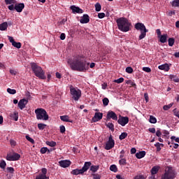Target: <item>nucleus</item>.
Here are the masks:
<instances>
[{
    "label": "nucleus",
    "instance_id": "c756f323",
    "mask_svg": "<svg viewBox=\"0 0 179 179\" xmlns=\"http://www.w3.org/2000/svg\"><path fill=\"white\" fill-rule=\"evenodd\" d=\"M12 45H13L17 49H20L22 47V43L20 42H16L14 41Z\"/></svg>",
    "mask_w": 179,
    "mask_h": 179
},
{
    "label": "nucleus",
    "instance_id": "5fc2aeb1",
    "mask_svg": "<svg viewBox=\"0 0 179 179\" xmlns=\"http://www.w3.org/2000/svg\"><path fill=\"white\" fill-rule=\"evenodd\" d=\"M93 179H101V176L98 173H92Z\"/></svg>",
    "mask_w": 179,
    "mask_h": 179
},
{
    "label": "nucleus",
    "instance_id": "a211bd4d",
    "mask_svg": "<svg viewBox=\"0 0 179 179\" xmlns=\"http://www.w3.org/2000/svg\"><path fill=\"white\" fill-rule=\"evenodd\" d=\"M70 9L72 10L73 13H83V10L82 8L77 7L76 6H70Z\"/></svg>",
    "mask_w": 179,
    "mask_h": 179
},
{
    "label": "nucleus",
    "instance_id": "f3484780",
    "mask_svg": "<svg viewBox=\"0 0 179 179\" xmlns=\"http://www.w3.org/2000/svg\"><path fill=\"white\" fill-rule=\"evenodd\" d=\"M90 21V17H89V15L84 14L83 16L80 20V22L81 24H87Z\"/></svg>",
    "mask_w": 179,
    "mask_h": 179
},
{
    "label": "nucleus",
    "instance_id": "473e14b6",
    "mask_svg": "<svg viewBox=\"0 0 179 179\" xmlns=\"http://www.w3.org/2000/svg\"><path fill=\"white\" fill-rule=\"evenodd\" d=\"M149 122L151 124H156L157 123V119H156V117L155 116L150 115V119H149Z\"/></svg>",
    "mask_w": 179,
    "mask_h": 179
},
{
    "label": "nucleus",
    "instance_id": "f8f14e48",
    "mask_svg": "<svg viewBox=\"0 0 179 179\" xmlns=\"http://www.w3.org/2000/svg\"><path fill=\"white\" fill-rule=\"evenodd\" d=\"M106 118L108 120H110L111 119H113V120H117V114L115 113V112L113 111V110H109L108 112Z\"/></svg>",
    "mask_w": 179,
    "mask_h": 179
},
{
    "label": "nucleus",
    "instance_id": "a18cd8bd",
    "mask_svg": "<svg viewBox=\"0 0 179 179\" xmlns=\"http://www.w3.org/2000/svg\"><path fill=\"white\" fill-rule=\"evenodd\" d=\"M171 6L173 7H179V0H174L172 3H171Z\"/></svg>",
    "mask_w": 179,
    "mask_h": 179
},
{
    "label": "nucleus",
    "instance_id": "864d4df0",
    "mask_svg": "<svg viewBox=\"0 0 179 179\" xmlns=\"http://www.w3.org/2000/svg\"><path fill=\"white\" fill-rule=\"evenodd\" d=\"M126 72L127 73H132L134 72V70L131 67H127L126 68Z\"/></svg>",
    "mask_w": 179,
    "mask_h": 179
},
{
    "label": "nucleus",
    "instance_id": "a19ab883",
    "mask_svg": "<svg viewBox=\"0 0 179 179\" xmlns=\"http://www.w3.org/2000/svg\"><path fill=\"white\" fill-rule=\"evenodd\" d=\"M7 92H8V94L12 95L15 94L17 93V91L15 90V89H11V88H8Z\"/></svg>",
    "mask_w": 179,
    "mask_h": 179
},
{
    "label": "nucleus",
    "instance_id": "f704fd0d",
    "mask_svg": "<svg viewBox=\"0 0 179 179\" xmlns=\"http://www.w3.org/2000/svg\"><path fill=\"white\" fill-rule=\"evenodd\" d=\"M45 143L47 145H49L50 147L57 146V143L55 141H46Z\"/></svg>",
    "mask_w": 179,
    "mask_h": 179
},
{
    "label": "nucleus",
    "instance_id": "13d9d810",
    "mask_svg": "<svg viewBox=\"0 0 179 179\" xmlns=\"http://www.w3.org/2000/svg\"><path fill=\"white\" fill-rule=\"evenodd\" d=\"M106 17V14L104 13H99L98 17L102 19Z\"/></svg>",
    "mask_w": 179,
    "mask_h": 179
},
{
    "label": "nucleus",
    "instance_id": "6e6552de",
    "mask_svg": "<svg viewBox=\"0 0 179 179\" xmlns=\"http://www.w3.org/2000/svg\"><path fill=\"white\" fill-rule=\"evenodd\" d=\"M70 92L74 101H78L82 96V92L79 89H76L73 86L70 87Z\"/></svg>",
    "mask_w": 179,
    "mask_h": 179
},
{
    "label": "nucleus",
    "instance_id": "20e7f679",
    "mask_svg": "<svg viewBox=\"0 0 179 179\" xmlns=\"http://www.w3.org/2000/svg\"><path fill=\"white\" fill-rule=\"evenodd\" d=\"M34 113L36 115V119L38 120L47 121L49 120V115L46 110L43 108H37L34 110Z\"/></svg>",
    "mask_w": 179,
    "mask_h": 179
},
{
    "label": "nucleus",
    "instance_id": "7ed1b4c3",
    "mask_svg": "<svg viewBox=\"0 0 179 179\" xmlns=\"http://www.w3.org/2000/svg\"><path fill=\"white\" fill-rule=\"evenodd\" d=\"M30 65L31 69L36 77L41 80L46 79L45 71L42 69V68L40 66H38L36 63H31Z\"/></svg>",
    "mask_w": 179,
    "mask_h": 179
},
{
    "label": "nucleus",
    "instance_id": "f257e3e1",
    "mask_svg": "<svg viewBox=\"0 0 179 179\" xmlns=\"http://www.w3.org/2000/svg\"><path fill=\"white\" fill-rule=\"evenodd\" d=\"M68 63L72 71L78 72L87 71L90 65V63H87L86 58L83 55H76L69 59Z\"/></svg>",
    "mask_w": 179,
    "mask_h": 179
},
{
    "label": "nucleus",
    "instance_id": "393cba45",
    "mask_svg": "<svg viewBox=\"0 0 179 179\" xmlns=\"http://www.w3.org/2000/svg\"><path fill=\"white\" fill-rule=\"evenodd\" d=\"M8 29V22H3L0 24V30L4 31Z\"/></svg>",
    "mask_w": 179,
    "mask_h": 179
},
{
    "label": "nucleus",
    "instance_id": "09e8293b",
    "mask_svg": "<svg viewBox=\"0 0 179 179\" xmlns=\"http://www.w3.org/2000/svg\"><path fill=\"white\" fill-rule=\"evenodd\" d=\"M36 179H49V177H46V176H43L41 174L37 176Z\"/></svg>",
    "mask_w": 179,
    "mask_h": 179
},
{
    "label": "nucleus",
    "instance_id": "58836bf2",
    "mask_svg": "<svg viewBox=\"0 0 179 179\" xmlns=\"http://www.w3.org/2000/svg\"><path fill=\"white\" fill-rule=\"evenodd\" d=\"M170 79L172 80L174 83H179V79L177 78L176 76L171 75Z\"/></svg>",
    "mask_w": 179,
    "mask_h": 179
},
{
    "label": "nucleus",
    "instance_id": "4c0bfd02",
    "mask_svg": "<svg viewBox=\"0 0 179 179\" xmlns=\"http://www.w3.org/2000/svg\"><path fill=\"white\" fill-rule=\"evenodd\" d=\"M6 162L4 161V160H1V162H0V168L1 169H6Z\"/></svg>",
    "mask_w": 179,
    "mask_h": 179
},
{
    "label": "nucleus",
    "instance_id": "c85d7f7f",
    "mask_svg": "<svg viewBox=\"0 0 179 179\" xmlns=\"http://www.w3.org/2000/svg\"><path fill=\"white\" fill-rule=\"evenodd\" d=\"M126 84L130 85L134 89H136V84H135V83L134 81H132L131 80H126Z\"/></svg>",
    "mask_w": 179,
    "mask_h": 179
},
{
    "label": "nucleus",
    "instance_id": "bb28decb",
    "mask_svg": "<svg viewBox=\"0 0 179 179\" xmlns=\"http://www.w3.org/2000/svg\"><path fill=\"white\" fill-rule=\"evenodd\" d=\"M99 169V165H93L90 166V171L92 173H96V171Z\"/></svg>",
    "mask_w": 179,
    "mask_h": 179
},
{
    "label": "nucleus",
    "instance_id": "69168bd1",
    "mask_svg": "<svg viewBox=\"0 0 179 179\" xmlns=\"http://www.w3.org/2000/svg\"><path fill=\"white\" fill-rule=\"evenodd\" d=\"M144 98L145 101L148 103L149 101V96L148 93H144Z\"/></svg>",
    "mask_w": 179,
    "mask_h": 179
},
{
    "label": "nucleus",
    "instance_id": "dca6fc26",
    "mask_svg": "<svg viewBox=\"0 0 179 179\" xmlns=\"http://www.w3.org/2000/svg\"><path fill=\"white\" fill-rule=\"evenodd\" d=\"M28 100L25 99H22L20 100V102L18 103V107L23 110V108H26V106L27 105Z\"/></svg>",
    "mask_w": 179,
    "mask_h": 179
},
{
    "label": "nucleus",
    "instance_id": "0eeeda50",
    "mask_svg": "<svg viewBox=\"0 0 179 179\" xmlns=\"http://www.w3.org/2000/svg\"><path fill=\"white\" fill-rule=\"evenodd\" d=\"M176 172L172 168H168V171H165L163 175L161 176V179H175Z\"/></svg>",
    "mask_w": 179,
    "mask_h": 179
},
{
    "label": "nucleus",
    "instance_id": "9b49d317",
    "mask_svg": "<svg viewBox=\"0 0 179 179\" xmlns=\"http://www.w3.org/2000/svg\"><path fill=\"white\" fill-rule=\"evenodd\" d=\"M115 146V140L113 138L112 136H109L108 141L106 143L105 149L106 150H110L111 148Z\"/></svg>",
    "mask_w": 179,
    "mask_h": 179
},
{
    "label": "nucleus",
    "instance_id": "de8ad7c7",
    "mask_svg": "<svg viewBox=\"0 0 179 179\" xmlns=\"http://www.w3.org/2000/svg\"><path fill=\"white\" fill-rule=\"evenodd\" d=\"M120 165H126L127 164V159H121L119 160Z\"/></svg>",
    "mask_w": 179,
    "mask_h": 179
},
{
    "label": "nucleus",
    "instance_id": "412c9836",
    "mask_svg": "<svg viewBox=\"0 0 179 179\" xmlns=\"http://www.w3.org/2000/svg\"><path fill=\"white\" fill-rule=\"evenodd\" d=\"M160 167L158 166H155L152 168L150 173L152 176H155L157 173H158V171H159Z\"/></svg>",
    "mask_w": 179,
    "mask_h": 179
},
{
    "label": "nucleus",
    "instance_id": "49530a36",
    "mask_svg": "<svg viewBox=\"0 0 179 179\" xmlns=\"http://www.w3.org/2000/svg\"><path fill=\"white\" fill-rule=\"evenodd\" d=\"M25 138H26V139H27L28 141H29L30 143H33V144L35 143L34 139H33L32 138H31L29 135L25 136Z\"/></svg>",
    "mask_w": 179,
    "mask_h": 179
},
{
    "label": "nucleus",
    "instance_id": "5701e85b",
    "mask_svg": "<svg viewBox=\"0 0 179 179\" xmlns=\"http://www.w3.org/2000/svg\"><path fill=\"white\" fill-rule=\"evenodd\" d=\"M167 38H168V35L167 34L161 35L160 37L159 38L160 43H166Z\"/></svg>",
    "mask_w": 179,
    "mask_h": 179
},
{
    "label": "nucleus",
    "instance_id": "6ab92c4d",
    "mask_svg": "<svg viewBox=\"0 0 179 179\" xmlns=\"http://www.w3.org/2000/svg\"><path fill=\"white\" fill-rule=\"evenodd\" d=\"M158 69H160V71H164L165 72H168L170 70V67L168 64L159 65L158 66Z\"/></svg>",
    "mask_w": 179,
    "mask_h": 179
},
{
    "label": "nucleus",
    "instance_id": "e433bc0d",
    "mask_svg": "<svg viewBox=\"0 0 179 179\" xmlns=\"http://www.w3.org/2000/svg\"><path fill=\"white\" fill-rule=\"evenodd\" d=\"M46 126H47V124H45L44 123H38V128L39 130L45 129Z\"/></svg>",
    "mask_w": 179,
    "mask_h": 179
},
{
    "label": "nucleus",
    "instance_id": "aec40b11",
    "mask_svg": "<svg viewBox=\"0 0 179 179\" xmlns=\"http://www.w3.org/2000/svg\"><path fill=\"white\" fill-rule=\"evenodd\" d=\"M60 120L64 121V122H73V120H69V116L66 115L60 116Z\"/></svg>",
    "mask_w": 179,
    "mask_h": 179
},
{
    "label": "nucleus",
    "instance_id": "37998d69",
    "mask_svg": "<svg viewBox=\"0 0 179 179\" xmlns=\"http://www.w3.org/2000/svg\"><path fill=\"white\" fill-rule=\"evenodd\" d=\"M110 170L113 171V173H117V166L113 164V165H111L110 166Z\"/></svg>",
    "mask_w": 179,
    "mask_h": 179
},
{
    "label": "nucleus",
    "instance_id": "7c9ffc66",
    "mask_svg": "<svg viewBox=\"0 0 179 179\" xmlns=\"http://www.w3.org/2000/svg\"><path fill=\"white\" fill-rule=\"evenodd\" d=\"M10 117L13 120H14L15 121H17V120H18V113H17V112H14L13 114H11Z\"/></svg>",
    "mask_w": 179,
    "mask_h": 179
},
{
    "label": "nucleus",
    "instance_id": "ddd939ff",
    "mask_svg": "<svg viewBox=\"0 0 179 179\" xmlns=\"http://www.w3.org/2000/svg\"><path fill=\"white\" fill-rule=\"evenodd\" d=\"M103 118V113L101 112H96L94 117H92L93 122H97Z\"/></svg>",
    "mask_w": 179,
    "mask_h": 179
},
{
    "label": "nucleus",
    "instance_id": "cd10ccee",
    "mask_svg": "<svg viewBox=\"0 0 179 179\" xmlns=\"http://www.w3.org/2000/svg\"><path fill=\"white\" fill-rule=\"evenodd\" d=\"M6 5H11V4H16L17 1L16 0H4Z\"/></svg>",
    "mask_w": 179,
    "mask_h": 179
},
{
    "label": "nucleus",
    "instance_id": "603ef678",
    "mask_svg": "<svg viewBox=\"0 0 179 179\" xmlns=\"http://www.w3.org/2000/svg\"><path fill=\"white\" fill-rule=\"evenodd\" d=\"M143 71L147 72V73H151L152 69L149 67H144L143 68Z\"/></svg>",
    "mask_w": 179,
    "mask_h": 179
},
{
    "label": "nucleus",
    "instance_id": "79ce46f5",
    "mask_svg": "<svg viewBox=\"0 0 179 179\" xmlns=\"http://www.w3.org/2000/svg\"><path fill=\"white\" fill-rule=\"evenodd\" d=\"M173 106V103H170L169 105H164L163 106V109L165 110V111H167L169 109H170L172 106Z\"/></svg>",
    "mask_w": 179,
    "mask_h": 179
},
{
    "label": "nucleus",
    "instance_id": "e2e57ef3",
    "mask_svg": "<svg viewBox=\"0 0 179 179\" xmlns=\"http://www.w3.org/2000/svg\"><path fill=\"white\" fill-rule=\"evenodd\" d=\"M8 38L10 41V43H12V45H13V43L15 42V40L13 39V37L10 36H8Z\"/></svg>",
    "mask_w": 179,
    "mask_h": 179
},
{
    "label": "nucleus",
    "instance_id": "3c124183",
    "mask_svg": "<svg viewBox=\"0 0 179 179\" xmlns=\"http://www.w3.org/2000/svg\"><path fill=\"white\" fill-rule=\"evenodd\" d=\"M15 3L10 4V6H8V10H15Z\"/></svg>",
    "mask_w": 179,
    "mask_h": 179
},
{
    "label": "nucleus",
    "instance_id": "6e6d98bb",
    "mask_svg": "<svg viewBox=\"0 0 179 179\" xmlns=\"http://www.w3.org/2000/svg\"><path fill=\"white\" fill-rule=\"evenodd\" d=\"M7 171H8L10 173L13 174L15 169L13 167H7Z\"/></svg>",
    "mask_w": 179,
    "mask_h": 179
},
{
    "label": "nucleus",
    "instance_id": "bf43d9fd",
    "mask_svg": "<svg viewBox=\"0 0 179 179\" xmlns=\"http://www.w3.org/2000/svg\"><path fill=\"white\" fill-rule=\"evenodd\" d=\"M10 144L11 146L15 147L17 145V143H16V141H15V140L10 139Z\"/></svg>",
    "mask_w": 179,
    "mask_h": 179
},
{
    "label": "nucleus",
    "instance_id": "052dcab7",
    "mask_svg": "<svg viewBox=\"0 0 179 179\" xmlns=\"http://www.w3.org/2000/svg\"><path fill=\"white\" fill-rule=\"evenodd\" d=\"M41 173L43 176H46L47 174V168H42Z\"/></svg>",
    "mask_w": 179,
    "mask_h": 179
},
{
    "label": "nucleus",
    "instance_id": "ea45409f",
    "mask_svg": "<svg viewBox=\"0 0 179 179\" xmlns=\"http://www.w3.org/2000/svg\"><path fill=\"white\" fill-rule=\"evenodd\" d=\"M109 102H110V100L107 97H105V98L103 99V106H108Z\"/></svg>",
    "mask_w": 179,
    "mask_h": 179
},
{
    "label": "nucleus",
    "instance_id": "b1692460",
    "mask_svg": "<svg viewBox=\"0 0 179 179\" xmlns=\"http://www.w3.org/2000/svg\"><path fill=\"white\" fill-rule=\"evenodd\" d=\"M154 146L157 148V152H160L162 150L161 147L163 148L164 146V145L163 143H157L154 144Z\"/></svg>",
    "mask_w": 179,
    "mask_h": 179
},
{
    "label": "nucleus",
    "instance_id": "c9c22d12",
    "mask_svg": "<svg viewBox=\"0 0 179 179\" xmlns=\"http://www.w3.org/2000/svg\"><path fill=\"white\" fill-rule=\"evenodd\" d=\"M127 136H128V134L127 132H123L119 136V139L120 141H122V140L125 139V138H127Z\"/></svg>",
    "mask_w": 179,
    "mask_h": 179
},
{
    "label": "nucleus",
    "instance_id": "9d476101",
    "mask_svg": "<svg viewBox=\"0 0 179 179\" xmlns=\"http://www.w3.org/2000/svg\"><path fill=\"white\" fill-rule=\"evenodd\" d=\"M129 122V118L127 116H119V120H117V122L119 124L122 125V127L126 126Z\"/></svg>",
    "mask_w": 179,
    "mask_h": 179
},
{
    "label": "nucleus",
    "instance_id": "a878e982",
    "mask_svg": "<svg viewBox=\"0 0 179 179\" xmlns=\"http://www.w3.org/2000/svg\"><path fill=\"white\" fill-rule=\"evenodd\" d=\"M106 126L107 128L110 129L112 131H115V126H114L113 123H112V122L106 123Z\"/></svg>",
    "mask_w": 179,
    "mask_h": 179
},
{
    "label": "nucleus",
    "instance_id": "72a5a7b5",
    "mask_svg": "<svg viewBox=\"0 0 179 179\" xmlns=\"http://www.w3.org/2000/svg\"><path fill=\"white\" fill-rule=\"evenodd\" d=\"M94 7H95V10L96 12H100L101 10V3H95Z\"/></svg>",
    "mask_w": 179,
    "mask_h": 179
},
{
    "label": "nucleus",
    "instance_id": "c03bdc74",
    "mask_svg": "<svg viewBox=\"0 0 179 179\" xmlns=\"http://www.w3.org/2000/svg\"><path fill=\"white\" fill-rule=\"evenodd\" d=\"M124 79L122 77H121L120 78H119L117 80H114L113 83L120 84V83H124Z\"/></svg>",
    "mask_w": 179,
    "mask_h": 179
},
{
    "label": "nucleus",
    "instance_id": "338daca9",
    "mask_svg": "<svg viewBox=\"0 0 179 179\" xmlns=\"http://www.w3.org/2000/svg\"><path fill=\"white\" fill-rule=\"evenodd\" d=\"M60 40H65L66 39V34H61L59 36Z\"/></svg>",
    "mask_w": 179,
    "mask_h": 179
},
{
    "label": "nucleus",
    "instance_id": "423d86ee",
    "mask_svg": "<svg viewBox=\"0 0 179 179\" xmlns=\"http://www.w3.org/2000/svg\"><path fill=\"white\" fill-rule=\"evenodd\" d=\"M91 162H85L82 169H74L71 172V173L74 176L83 175L85 173H86V171H87V170L91 167Z\"/></svg>",
    "mask_w": 179,
    "mask_h": 179
},
{
    "label": "nucleus",
    "instance_id": "8fccbe9b",
    "mask_svg": "<svg viewBox=\"0 0 179 179\" xmlns=\"http://www.w3.org/2000/svg\"><path fill=\"white\" fill-rule=\"evenodd\" d=\"M59 129L61 134H64V132L66 131V127L64 125L60 126Z\"/></svg>",
    "mask_w": 179,
    "mask_h": 179
},
{
    "label": "nucleus",
    "instance_id": "1a4fd4ad",
    "mask_svg": "<svg viewBox=\"0 0 179 179\" xmlns=\"http://www.w3.org/2000/svg\"><path fill=\"white\" fill-rule=\"evenodd\" d=\"M20 155L16 152H14L13 155L8 154L6 156V159L8 162H16L20 158Z\"/></svg>",
    "mask_w": 179,
    "mask_h": 179
},
{
    "label": "nucleus",
    "instance_id": "2eb2a0df",
    "mask_svg": "<svg viewBox=\"0 0 179 179\" xmlns=\"http://www.w3.org/2000/svg\"><path fill=\"white\" fill-rule=\"evenodd\" d=\"M24 8V3H15V10L17 13H22L23 11Z\"/></svg>",
    "mask_w": 179,
    "mask_h": 179
},
{
    "label": "nucleus",
    "instance_id": "4468645a",
    "mask_svg": "<svg viewBox=\"0 0 179 179\" xmlns=\"http://www.w3.org/2000/svg\"><path fill=\"white\" fill-rule=\"evenodd\" d=\"M59 164L62 168H68L71 164V162L70 160H61L59 162Z\"/></svg>",
    "mask_w": 179,
    "mask_h": 179
},
{
    "label": "nucleus",
    "instance_id": "2f4dec72",
    "mask_svg": "<svg viewBox=\"0 0 179 179\" xmlns=\"http://www.w3.org/2000/svg\"><path fill=\"white\" fill-rule=\"evenodd\" d=\"M174 43H175L174 38H169L168 39V45H169V46L172 47L174 45Z\"/></svg>",
    "mask_w": 179,
    "mask_h": 179
},
{
    "label": "nucleus",
    "instance_id": "4d7b16f0",
    "mask_svg": "<svg viewBox=\"0 0 179 179\" xmlns=\"http://www.w3.org/2000/svg\"><path fill=\"white\" fill-rule=\"evenodd\" d=\"M48 148H42L40 150V152L42 154H45L47 152Z\"/></svg>",
    "mask_w": 179,
    "mask_h": 179
},
{
    "label": "nucleus",
    "instance_id": "680f3d73",
    "mask_svg": "<svg viewBox=\"0 0 179 179\" xmlns=\"http://www.w3.org/2000/svg\"><path fill=\"white\" fill-rule=\"evenodd\" d=\"M171 140H175V141L176 143H179V137H176V136H173L171 137Z\"/></svg>",
    "mask_w": 179,
    "mask_h": 179
},
{
    "label": "nucleus",
    "instance_id": "774afa93",
    "mask_svg": "<svg viewBox=\"0 0 179 179\" xmlns=\"http://www.w3.org/2000/svg\"><path fill=\"white\" fill-rule=\"evenodd\" d=\"M134 179H145L143 176H136L134 177Z\"/></svg>",
    "mask_w": 179,
    "mask_h": 179
},
{
    "label": "nucleus",
    "instance_id": "f03ea898",
    "mask_svg": "<svg viewBox=\"0 0 179 179\" xmlns=\"http://www.w3.org/2000/svg\"><path fill=\"white\" fill-rule=\"evenodd\" d=\"M116 23L120 31L128 32L130 30L131 23L126 17H119L116 20Z\"/></svg>",
    "mask_w": 179,
    "mask_h": 179
},
{
    "label": "nucleus",
    "instance_id": "0e129e2a",
    "mask_svg": "<svg viewBox=\"0 0 179 179\" xmlns=\"http://www.w3.org/2000/svg\"><path fill=\"white\" fill-rule=\"evenodd\" d=\"M10 73L13 76H15V75L17 74V71L13 70V69H10Z\"/></svg>",
    "mask_w": 179,
    "mask_h": 179
},
{
    "label": "nucleus",
    "instance_id": "4be33fe9",
    "mask_svg": "<svg viewBox=\"0 0 179 179\" xmlns=\"http://www.w3.org/2000/svg\"><path fill=\"white\" fill-rule=\"evenodd\" d=\"M146 155V152L145 151H139V152H137L136 154V157L138 159H142Z\"/></svg>",
    "mask_w": 179,
    "mask_h": 179
},
{
    "label": "nucleus",
    "instance_id": "39448f33",
    "mask_svg": "<svg viewBox=\"0 0 179 179\" xmlns=\"http://www.w3.org/2000/svg\"><path fill=\"white\" fill-rule=\"evenodd\" d=\"M134 28L136 30H140L141 34L138 36V40H142L146 37V33L148 32V29H146V27L144 24L138 22L135 24Z\"/></svg>",
    "mask_w": 179,
    "mask_h": 179
}]
</instances>
